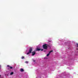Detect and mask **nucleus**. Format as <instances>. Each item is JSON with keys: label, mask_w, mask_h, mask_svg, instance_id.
<instances>
[{"label": "nucleus", "mask_w": 78, "mask_h": 78, "mask_svg": "<svg viewBox=\"0 0 78 78\" xmlns=\"http://www.w3.org/2000/svg\"><path fill=\"white\" fill-rule=\"evenodd\" d=\"M43 47L44 49H47V44H44Z\"/></svg>", "instance_id": "f257e3e1"}, {"label": "nucleus", "mask_w": 78, "mask_h": 78, "mask_svg": "<svg viewBox=\"0 0 78 78\" xmlns=\"http://www.w3.org/2000/svg\"><path fill=\"white\" fill-rule=\"evenodd\" d=\"M32 51V48H30L29 52L27 53V55H29L30 53H31Z\"/></svg>", "instance_id": "f03ea898"}, {"label": "nucleus", "mask_w": 78, "mask_h": 78, "mask_svg": "<svg viewBox=\"0 0 78 78\" xmlns=\"http://www.w3.org/2000/svg\"><path fill=\"white\" fill-rule=\"evenodd\" d=\"M49 55V53H48L47 55V57H44V59H48V55Z\"/></svg>", "instance_id": "7ed1b4c3"}, {"label": "nucleus", "mask_w": 78, "mask_h": 78, "mask_svg": "<svg viewBox=\"0 0 78 78\" xmlns=\"http://www.w3.org/2000/svg\"><path fill=\"white\" fill-rule=\"evenodd\" d=\"M8 75H9V72L8 71H6L5 74V76H8Z\"/></svg>", "instance_id": "20e7f679"}, {"label": "nucleus", "mask_w": 78, "mask_h": 78, "mask_svg": "<svg viewBox=\"0 0 78 78\" xmlns=\"http://www.w3.org/2000/svg\"><path fill=\"white\" fill-rule=\"evenodd\" d=\"M35 54H36V52L34 51L32 52V56H34V55H35Z\"/></svg>", "instance_id": "39448f33"}, {"label": "nucleus", "mask_w": 78, "mask_h": 78, "mask_svg": "<svg viewBox=\"0 0 78 78\" xmlns=\"http://www.w3.org/2000/svg\"><path fill=\"white\" fill-rule=\"evenodd\" d=\"M53 50H51V51H50L49 52V55H50V53H51V52H53Z\"/></svg>", "instance_id": "423d86ee"}, {"label": "nucleus", "mask_w": 78, "mask_h": 78, "mask_svg": "<svg viewBox=\"0 0 78 78\" xmlns=\"http://www.w3.org/2000/svg\"><path fill=\"white\" fill-rule=\"evenodd\" d=\"M13 74H14V73H13V72H11L10 73V75H13Z\"/></svg>", "instance_id": "0eeeda50"}, {"label": "nucleus", "mask_w": 78, "mask_h": 78, "mask_svg": "<svg viewBox=\"0 0 78 78\" xmlns=\"http://www.w3.org/2000/svg\"><path fill=\"white\" fill-rule=\"evenodd\" d=\"M7 66L9 67V68H10L11 69H12V67L9 66V65Z\"/></svg>", "instance_id": "6e6552de"}, {"label": "nucleus", "mask_w": 78, "mask_h": 78, "mask_svg": "<svg viewBox=\"0 0 78 78\" xmlns=\"http://www.w3.org/2000/svg\"><path fill=\"white\" fill-rule=\"evenodd\" d=\"M20 70L21 72H23V69H21Z\"/></svg>", "instance_id": "1a4fd4ad"}, {"label": "nucleus", "mask_w": 78, "mask_h": 78, "mask_svg": "<svg viewBox=\"0 0 78 78\" xmlns=\"http://www.w3.org/2000/svg\"><path fill=\"white\" fill-rule=\"evenodd\" d=\"M37 51H39L40 50H41V49L39 48H37Z\"/></svg>", "instance_id": "9d476101"}, {"label": "nucleus", "mask_w": 78, "mask_h": 78, "mask_svg": "<svg viewBox=\"0 0 78 78\" xmlns=\"http://www.w3.org/2000/svg\"><path fill=\"white\" fill-rule=\"evenodd\" d=\"M22 59H23L24 58V57L22 56L21 58Z\"/></svg>", "instance_id": "9b49d317"}, {"label": "nucleus", "mask_w": 78, "mask_h": 78, "mask_svg": "<svg viewBox=\"0 0 78 78\" xmlns=\"http://www.w3.org/2000/svg\"><path fill=\"white\" fill-rule=\"evenodd\" d=\"M77 47H78V44L77 43L76 44Z\"/></svg>", "instance_id": "f8f14e48"}, {"label": "nucleus", "mask_w": 78, "mask_h": 78, "mask_svg": "<svg viewBox=\"0 0 78 78\" xmlns=\"http://www.w3.org/2000/svg\"><path fill=\"white\" fill-rule=\"evenodd\" d=\"M26 62V63L28 64V62Z\"/></svg>", "instance_id": "ddd939ff"}, {"label": "nucleus", "mask_w": 78, "mask_h": 78, "mask_svg": "<svg viewBox=\"0 0 78 78\" xmlns=\"http://www.w3.org/2000/svg\"><path fill=\"white\" fill-rule=\"evenodd\" d=\"M0 69H1V66L0 65Z\"/></svg>", "instance_id": "4468645a"}, {"label": "nucleus", "mask_w": 78, "mask_h": 78, "mask_svg": "<svg viewBox=\"0 0 78 78\" xmlns=\"http://www.w3.org/2000/svg\"><path fill=\"white\" fill-rule=\"evenodd\" d=\"M51 42V41H49V42Z\"/></svg>", "instance_id": "2eb2a0df"}, {"label": "nucleus", "mask_w": 78, "mask_h": 78, "mask_svg": "<svg viewBox=\"0 0 78 78\" xmlns=\"http://www.w3.org/2000/svg\"><path fill=\"white\" fill-rule=\"evenodd\" d=\"M41 51H43V49H41Z\"/></svg>", "instance_id": "dca6fc26"}, {"label": "nucleus", "mask_w": 78, "mask_h": 78, "mask_svg": "<svg viewBox=\"0 0 78 78\" xmlns=\"http://www.w3.org/2000/svg\"><path fill=\"white\" fill-rule=\"evenodd\" d=\"M0 78H1V76L0 75Z\"/></svg>", "instance_id": "f3484780"}, {"label": "nucleus", "mask_w": 78, "mask_h": 78, "mask_svg": "<svg viewBox=\"0 0 78 78\" xmlns=\"http://www.w3.org/2000/svg\"><path fill=\"white\" fill-rule=\"evenodd\" d=\"M34 61V62L35 61Z\"/></svg>", "instance_id": "a211bd4d"}]
</instances>
